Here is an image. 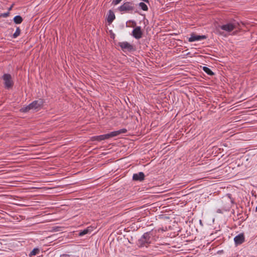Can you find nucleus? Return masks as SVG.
<instances>
[{
  "label": "nucleus",
  "instance_id": "f257e3e1",
  "mask_svg": "<svg viewBox=\"0 0 257 257\" xmlns=\"http://www.w3.org/2000/svg\"><path fill=\"white\" fill-rule=\"evenodd\" d=\"M126 130L125 128L121 129L117 131H114L111 132L110 133L100 135L98 136L94 137L93 140L101 141L102 140H107L110 138H112L114 137H116L121 134L125 133L126 132Z\"/></svg>",
  "mask_w": 257,
  "mask_h": 257
},
{
  "label": "nucleus",
  "instance_id": "f03ea898",
  "mask_svg": "<svg viewBox=\"0 0 257 257\" xmlns=\"http://www.w3.org/2000/svg\"><path fill=\"white\" fill-rule=\"evenodd\" d=\"M237 22L233 21L221 26L220 28L227 32H231L237 28Z\"/></svg>",
  "mask_w": 257,
  "mask_h": 257
},
{
  "label": "nucleus",
  "instance_id": "7ed1b4c3",
  "mask_svg": "<svg viewBox=\"0 0 257 257\" xmlns=\"http://www.w3.org/2000/svg\"><path fill=\"white\" fill-rule=\"evenodd\" d=\"M2 79L4 81L5 88L9 89L14 85V82L12 80V77L10 74H4L2 77Z\"/></svg>",
  "mask_w": 257,
  "mask_h": 257
},
{
  "label": "nucleus",
  "instance_id": "20e7f679",
  "mask_svg": "<svg viewBox=\"0 0 257 257\" xmlns=\"http://www.w3.org/2000/svg\"><path fill=\"white\" fill-rule=\"evenodd\" d=\"M120 12H132L134 10V5L132 3L127 2L119 7Z\"/></svg>",
  "mask_w": 257,
  "mask_h": 257
},
{
  "label": "nucleus",
  "instance_id": "39448f33",
  "mask_svg": "<svg viewBox=\"0 0 257 257\" xmlns=\"http://www.w3.org/2000/svg\"><path fill=\"white\" fill-rule=\"evenodd\" d=\"M132 35L136 39H140L142 37L143 32L140 26L136 27L132 31Z\"/></svg>",
  "mask_w": 257,
  "mask_h": 257
},
{
  "label": "nucleus",
  "instance_id": "423d86ee",
  "mask_svg": "<svg viewBox=\"0 0 257 257\" xmlns=\"http://www.w3.org/2000/svg\"><path fill=\"white\" fill-rule=\"evenodd\" d=\"M43 104V101L42 100L39 99L35 100L31 103L29 105L31 107L32 110H36L37 109L40 107Z\"/></svg>",
  "mask_w": 257,
  "mask_h": 257
},
{
  "label": "nucleus",
  "instance_id": "0eeeda50",
  "mask_svg": "<svg viewBox=\"0 0 257 257\" xmlns=\"http://www.w3.org/2000/svg\"><path fill=\"white\" fill-rule=\"evenodd\" d=\"M119 46L123 50L132 51L134 49L133 46L127 42H120Z\"/></svg>",
  "mask_w": 257,
  "mask_h": 257
},
{
  "label": "nucleus",
  "instance_id": "6e6552de",
  "mask_svg": "<svg viewBox=\"0 0 257 257\" xmlns=\"http://www.w3.org/2000/svg\"><path fill=\"white\" fill-rule=\"evenodd\" d=\"M206 38V37L204 35L200 36L192 34L190 37L189 38V41L190 42H195L197 41H200Z\"/></svg>",
  "mask_w": 257,
  "mask_h": 257
},
{
  "label": "nucleus",
  "instance_id": "1a4fd4ad",
  "mask_svg": "<svg viewBox=\"0 0 257 257\" xmlns=\"http://www.w3.org/2000/svg\"><path fill=\"white\" fill-rule=\"evenodd\" d=\"M234 241L236 245L241 244L244 241V236L243 234L240 233L234 238Z\"/></svg>",
  "mask_w": 257,
  "mask_h": 257
},
{
  "label": "nucleus",
  "instance_id": "9d476101",
  "mask_svg": "<svg viewBox=\"0 0 257 257\" xmlns=\"http://www.w3.org/2000/svg\"><path fill=\"white\" fill-rule=\"evenodd\" d=\"M145 175L143 172H139V173L134 174L133 176V179L135 181H142L144 180Z\"/></svg>",
  "mask_w": 257,
  "mask_h": 257
},
{
  "label": "nucleus",
  "instance_id": "9b49d317",
  "mask_svg": "<svg viewBox=\"0 0 257 257\" xmlns=\"http://www.w3.org/2000/svg\"><path fill=\"white\" fill-rule=\"evenodd\" d=\"M115 18V17L114 13L111 10H109L107 19L108 23L109 24L111 23L114 20Z\"/></svg>",
  "mask_w": 257,
  "mask_h": 257
},
{
  "label": "nucleus",
  "instance_id": "f8f14e48",
  "mask_svg": "<svg viewBox=\"0 0 257 257\" xmlns=\"http://www.w3.org/2000/svg\"><path fill=\"white\" fill-rule=\"evenodd\" d=\"M92 230H93V227H91V226L88 227L87 228L84 229L82 231H81L79 233V235L80 236H83L85 234H87L88 233H90Z\"/></svg>",
  "mask_w": 257,
  "mask_h": 257
},
{
  "label": "nucleus",
  "instance_id": "ddd939ff",
  "mask_svg": "<svg viewBox=\"0 0 257 257\" xmlns=\"http://www.w3.org/2000/svg\"><path fill=\"white\" fill-rule=\"evenodd\" d=\"M14 21L15 24H21L23 22V19L20 16H16L14 18Z\"/></svg>",
  "mask_w": 257,
  "mask_h": 257
},
{
  "label": "nucleus",
  "instance_id": "4468645a",
  "mask_svg": "<svg viewBox=\"0 0 257 257\" xmlns=\"http://www.w3.org/2000/svg\"><path fill=\"white\" fill-rule=\"evenodd\" d=\"M30 110H32L31 107V106H30V105L29 104L28 105L24 106L21 108L20 111L22 112L26 113L29 111Z\"/></svg>",
  "mask_w": 257,
  "mask_h": 257
},
{
  "label": "nucleus",
  "instance_id": "2eb2a0df",
  "mask_svg": "<svg viewBox=\"0 0 257 257\" xmlns=\"http://www.w3.org/2000/svg\"><path fill=\"white\" fill-rule=\"evenodd\" d=\"M203 70L205 72L209 75H213L214 74L213 72L211 70V69L207 67H203Z\"/></svg>",
  "mask_w": 257,
  "mask_h": 257
},
{
  "label": "nucleus",
  "instance_id": "dca6fc26",
  "mask_svg": "<svg viewBox=\"0 0 257 257\" xmlns=\"http://www.w3.org/2000/svg\"><path fill=\"white\" fill-rule=\"evenodd\" d=\"M139 6L143 11H147L148 10V6L143 2L139 3Z\"/></svg>",
  "mask_w": 257,
  "mask_h": 257
},
{
  "label": "nucleus",
  "instance_id": "f3484780",
  "mask_svg": "<svg viewBox=\"0 0 257 257\" xmlns=\"http://www.w3.org/2000/svg\"><path fill=\"white\" fill-rule=\"evenodd\" d=\"M20 33H21V30L19 28V27H18L16 30V32L13 34V37L14 38H16L20 35Z\"/></svg>",
  "mask_w": 257,
  "mask_h": 257
},
{
  "label": "nucleus",
  "instance_id": "a211bd4d",
  "mask_svg": "<svg viewBox=\"0 0 257 257\" xmlns=\"http://www.w3.org/2000/svg\"><path fill=\"white\" fill-rule=\"evenodd\" d=\"M39 252V249L38 248H35L33 249V250L30 252L29 255L30 256H32L33 255H35L38 253Z\"/></svg>",
  "mask_w": 257,
  "mask_h": 257
},
{
  "label": "nucleus",
  "instance_id": "6ab92c4d",
  "mask_svg": "<svg viewBox=\"0 0 257 257\" xmlns=\"http://www.w3.org/2000/svg\"><path fill=\"white\" fill-rule=\"evenodd\" d=\"M9 15V13L7 12V13L2 14L0 15V17H4V18H6V17H8Z\"/></svg>",
  "mask_w": 257,
  "mask_h": 257
},
{
  "label": "nucleus",
  "instance_id": "aec40b11",
  "mask_svg": "<svg viewBox=\"0 0 257 257\" xmlns=\"http://www.w3.org/2000/svg\"><path fill=\"white\" fill-rule=\"evenodd\" d=\"M122 0H113L112 1V3L115 5H116L117 4H118Z\"/></svg>",
  "mask_w": 257,
  "mask_h": 257
},
{
  "label": "nucleus",
  "instance_id": "412c9836",
  "mask_svg": "<svg viewBox=\"0 0 257 257\" xmlns=\"http://www.w3.org/2000/svg\"><path fill=\"white\" fill-rule=\"evenodd\" d=\"M49 175H53V173L49 172Z\"/></svg>",
  "mask_w": 257,
  "mask_h": 257
},
{
  "label": "nucleus",
  "instance_id": "4be33fe9",
  "mask_svg": "<svg viewBox=\"0 0 257 257\" xmlns=\"http://www.w3.org/2000/svg\"><path fill=\"white\" fill-rule=\"evenodd\" d=\"M132 22L134 25H136V22L135 21H133Z\"/></svg>",
  "mask_w": 257,
  "mask_h": 257
},
{
  "label": "nucleus",
  "instance_id": "5701e85b",
  "mask_svg": "<svg viewBox=\"0 0 257 257\" xmlns=\"http://www.w3.org/2000/svg\"><path fill=\"white\" fill-rule=\"evenodd\" d=\"M53 237V235H51V236H49V238H50H50H52V237Z\"/></svg>",
  "mask_w": 257,
  "mask_h": 257
},
{
  "label": "nucleus",
  "instance_id": "b1692460",
  "mask_svg": "<svg viewBox=\"0 0 257 257\" xmlns=\"http://www.w3.org/2000/svg\"><path fill=\"white\" fill-rule=\"evenodd\" d=\"M52 241H50V242H49V243H52ZM51 245V244H49V245Z\"/></svg>",
  "mask_w": 257,
  "mask_h": 257
},
{
  "label": "nucleus",
  "instance_id": "393cba45",
  "mask_svg": "<svg viewBox=\"0 0 257 257\" xmlns=\"http://www.w3.org/2000/svg\"><path fill=\"white\" fill-rule=\"evenodd\" d=\"M49 214H50V212H51V211H50V208H49Z\"/></svg>",
  "mask_w": 257,
  "mask_h": 257
},
{
  "label": "nucleus",
  "instance_id": "a878e982",
  "mask_svg": "<svg viewBox=\"0 0 257 257\" xmlns=\"http://www.w3.org/2000/svg\"><path fill=\"white\" fill-rule=\"evenodd\" d=\"M147 234H144V237H145L146 235H147Z\"/></svg>",
  "mask_w": 257,
  "mask_h": 257
},
{
  "label": "nucleus",
  "instance_id": "bb28decb",
  "mask_svg": "<svg viewBox=\"0 0 257 257\" xmlns=\"http://www.w3.org/2000/svg\"><path fill=\"white\" fill-rule=\"evenodd\" d=\"M61 257H66V256L65 255H63Z\"/></svg>",
  "mask_w": 257,
  "mask_h": 257
},
{
  "label": "nucleus",
  "instance_id": "cd10ccee",
  "mask_svg": "<svg viewBox=\"0 0 257 257\" xmlns=\"http://www.w3.org/2000/svg\"><path fill=\"white\" fill-rule=\"evenodd\" d=\"M52 168H49V170H51Z\"/></svg>",
  "mask_w": 257,
  "mask_h": 257
}]
</instances>
